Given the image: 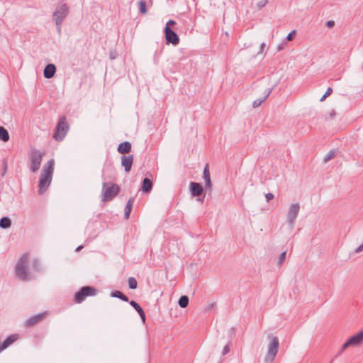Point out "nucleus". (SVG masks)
<instances>
[{
  "instance_id": "obj_1",
  "label": "nucleus",
  "mask_w": 363,
  "mask_h": 363,
  "mask_svg": "<svg viewBox=\"0 0 363 363\" xmlns=\"http://www.w3.org/2000/svg\"><path fill=\"white\" fill-rule=\"evenodd\" d=\"M54 165V159H50L47 164L43 166L38 183L39 194H43L49 187L52 179Z\"/></svg>"
},
{
  "instance_id": "obj_2",
  "label": "nucleus",
  "mask_w": 363,
  "mask_h": 363,
  "mask_svg": "<svg viewBox=\"0 0 363 363\" xmlns=\"http://www.w3.org/2000/svg\"><path fill=\"white\" fill-rule=\"evenodd\" d=\"M29 256L28 253L22 255L15 267L16 276L21 281L30 280L29 273L27 270Z\"/></svg>"
},
{
  "instance_id": "obj_3",
  "label": "nucleus",
  "mask_w": 363,
  "mask_h": 363,
  "mask_svg": "<svg viewBox=\"0 0 363 363\" xmlns=\"http://www.w3.org/2000/svg\"><path fill=\"white\" fill-rule=\"evenodd\" d=\"M267 338L270 340V343L267 347V352L264 357L265 363H272L277 354L279 347V340L277 336L269 334Z\"/></svg>"
},
{
  "instance_id": "obj_4",
  "label": "nucleus",
  "mask_w": 363,
  "mask_h": 363,
  "mask_svg": "<svg viewBox=\"0 0 363 363\" xmlns=\"http://www.w3.org/2000/svg\"><path fill=\"white\" fill-rule=\"evenodd\" d=\"M120 188L116 184L104 182L102 184V201L108 202L111 201L118 194Z\"/></svg>"
},
{
  "instance_id": "obj_5",
  "label": "nucleus",
  "mask_w": 363,
  "mask_h": 363,
  "mask_svg": "<svg viewBox=\"0 0 363 363\" xmlns=\"http://www.w3.org/2000/svg\"><path fill=\"white\" fill-rule=\"evenodd\" d=\"M69 126L65 116H61L55 128L53 138L57 141H62L69 130Z\"/></svg>"
},
{
  "instance_id": "obj_6",
  "label": "nucleus",
  "mask_w": 363,
  "mask_h": 363,
  "mask_svg": "<svg viewBox=\"0 0 363 363\" xmlns=\"http://www.w3.org/2000/svg\"><path fill=\"white\" fill-rule=\"evenodd\" d=\"M69 13V6L65 3L59 4L53 13L52 18L56 26L62 25Z\"/></svg>"
},
{
  "instance_id": "obj_7",
  "label": "nucleus",
  "mask_w": 363,
  "mask_h": 363,
  "mask_svg": "<svg viewBox=\"0 0 363 363\" xmlns=\"http://www.w3.org/2000/svg\"><path fill=\"white\" fill-rule=\"evenodd\" d=\"M98 290L94 286H82L74 295V301L77 303L83 302L87 296L96 295Z\"/></svg>"
},
{
  "instance_id": "obj_8",
  "label": "nucleus",
  "mask_w": 363,
  "mask_h": 363,
  "mask_svg": "<svg viewBox=\"0 0 363 363\" xmlns=\"http://www.w3.org/2000/svg\"><path fill=\"white\" fill-rule=\"evenodd\" d=\"M28 156L30 162V169L32 172H36L40 167L43 154L38 150L33 149L29 152Z\"/></svg>"
},
{
  "instance_id": "obj_9",
  "label": "nucleus",
  "mask_w": 363,
  "mask_h": 363,
  "mask_svg": "<svg viewBox=\"0 0 363 363\" xmlns=\"http://www.w3.org/2000/svg\"><path fill=\"white\" fill-rule=\"evenodd\" d=\"M300 210V206L298 203H292L287 213V222L291 228H294L296 219Z\"/></svg>"
},
{
  "instance_id": "obj_10",
  "label": "nucleus",
  "mask_w": 363,
  "mask_h": 363,
  "mask_svg": "<svg viewBox=\"0 0 363 363\" xmlns=\"http://www.w3.org/2000/svg\"><path fill=\"white\" fill-rule=\"evenodd\" d=\"M164 33L167 45H177L179 43L180 40L178 35L171 28H164Z\"/></svg>"
},
{
  "instance_id": "obj_11",
  "label": "nucleus",
  "mask_w": 363,
  "mask_h": 363,
  "mask_svg": "<svg viewBox=\"0 0 363 363\" xmlns=\"http://www.w3.org/2000/svg\"><path fill=\"white\" fill-rule=\"evenodd\" d=\"M189 188L192 196H200L203 192V187L198 182H191Z\"/></svg>"
},
{
  "instance_id": "obj_12",
  "label": "nucleus",
  "mask_w": 363,
  "mask_h": 363,
  "mask_svg": "<svg viewBox=\"0 0 363 363\" xmlns=\"http://www.w3.org/2000/svg\"><path fill=\"white\" fill-rule=\"evenodd\" d=\"M133 163V155H129L128 156L123 155L121 157V164L124 167L125 172H129L131 169Z\"/></svg>"
},
{
  "instance_id": "obj_13",
  "label": "nucleus",
  "mask_w": 363,
  "mask_h": 363,
  "mask_svg": "<svg viewBox=\"0 0 363 363\" xmlns=\"http://www.w3.org/2000/svg\"><path fill=\"white\" fill-rule=\"evenodd\" d=\"M45 315V313H38L35 315L29 318L25 323V326L27 328L31 327L40 323Z\"/></svg>"
},
{
  "instance_id": "obj_14",
  "label": "nucleus",
  "mask_w": 363,
  "mask_h": 363,
  "mask_svg": "<svg viewBox=\"0 0 363 363\" xmlns=\"http://www.w3.org/2000/svg\"><path fill=\"white\" fill-rule=\"evenodd\" d=\"M18 339V334H12L9 335L0 345V352L6 349L9 345L16 342Z\"/></svg>"
},
{
  "instance_id": "obj_15",
  "label": "nucleus",
  "mask_w": 363,
  "mask_h": 363,
  "mask_svg": "<svg viewBox=\"0 0 363 363\" xmlns=\"http://www.w3.org/2000/svg\"><path fill=\"white\" fill-rule=\"evenodd\" d=\"M55 72L56 66L54 64L50 63L45 66L43 71V75L46 79H51L54 77Z\"/></svg>"
},
{
  "instance_id": "obj_16",
  "label": "nucleus",
  "mask_w": 363,
  "mask_h": 363,
  "mask_svg": "<svg viewBox=\"0 0 363 363\" xmlns=\"http://www.w3.org/2000/svg\"><path fill=\"white\" fill-rule=\"evenodd\" d=\"M152 181L150 179L145 177L142 182L140 190H142L143 193L148 194L152 191Z\"/></svg>"
},
{
  "instance_id": "obj_17",
  "label": "nucleus",
  "mask_w": 363,
  "mask_h": 363,
  "mask_svg": "<svg viewBox=\"0 0 363 363\" xmlns=\"http://www.w3.org/2000/svg\"><path fill=\"white\" fill-rule=\"evenodd\" d=\"M349 340L352 346H357L362 344L363 342V330L350 337Z\"/></svg>"
},
{
  "instance_id": "obj_18",
  "label": "nucleus",
  "mask_w": 363,
  "mask_h": 363,
  "mask_svg": "<svg viewBox=\"0 0 363 363\" xmlns=\"http://www.w3.org/2000/svg\"><path fill=\"white\" fill-rule=\"evenodd\" d=\"M129 304L138 313L141 320L143 323L145 322V313L141 306L135 301L131 300L129 301Z\"/></svg>"
},
{
  "instance_id": "obj_19",
  "label": "nucleus",
  "mask_w": 363,
  "mask_h": 363,
  "mask_svg": "<svg viewBox=\"0 0 363 363\" xmlns=\"http://www.w3.org/2000/svg\"><path fill=\"white\" fill-rule=\"evenodd\" d=\"M131 147L130 142L125 141L118 145L117 150L121 154H127L131 151Z\"/></svg>"
},
{
  "instance_id": "obj_20",
  "label": "nucleus",
  "mask_w": 363,
  "mask_h": 363,
  "mask_svg": "<svg viewBox=\"0 0 363 363\" xmlns=\"http://www.w3.org/2000/svg\"><path fill=\"white\" fill-rule=\"evenodd\" d=\"M134 201H135V198L134 197H131L128 199L126 205H125V209H124V218L125 219H128L129 217H130V214L131 213V211H132V206H133V204L134 203Z\"/></svg>"
},
{
  "instance_id": "obj_21",
  "label": "nucleus",
  "mask_w": 363,
  "mask_h": 363,
  "mask_svg": "<svg viewBox=\"0 0 363 363\" xmlns=\"http://www.w3.org/2000/svg\"><path fill=\"white\" fill-rule=\"evenodd\" d=\"M12 222L8 216H4L0 219V228L2 229H8L11 226Z\"/></svg>"
},
{
  "instance_id": "obj_22",
  "label": "nucleus",
  "mask_w": 363,
  "mask_h": 363,
  "mask_svg": "<svg viewBox=\"0 0 363 363\" xmlns=\"http://www.w3.org/2000/svg\"><path fill=\"white\" fill-rule=\"evenodd\" d=\"M111 296L114 297V298H118L125 302H129L128 297L126 295H125L123 292H121V291L116 290V291H112L111 293Z\"/></svg>"
},
{
  "instance_id": "obj_23",
  "label": "nucleus",
  "mask_w": 363,
  "mask_h": 363,
  "mask_svg": "<svg viewBox=\"0 0 363 363\" xmlns=\"http://www.w3.org/2000/svg\"><path fill=\"white\" fill-rule=\"evenodd\" d=\"M271 92H272V89H268L266 91V94L264 95V96H263L261 99H257L253 101V104H252L253 107L257 108V107L259 106L267 99V97L269 96Z\"/></svg>"
},
{
  "instance_id": "obj_24",
  "label": "nucleus",
  "mask_w": 363,
  "mask_h": 363,
  "mask_svg": "<svg viewBox=\"0 0 363 363\" xmlns=\"http://www.w3.org/2000/svg\"><path fill=\"white\" fill-rule=\"evenodd\" d=\"M0 140L3 142H7L9 140V132L3 126H0Z\"/></svg>"
},
{
  "instance_id": "obj_25",
  "label": "nucleus",
  "mask_w": 363,
  "mask_h": 363,
  "mask_svg": "<svg viewBox=\"0 0 363 363\" xmlns=\"http://www.w3.org/2000/svg\"><path fill=\"white\" fill-rule=\"evenodd\" d=\"M189 301V298L187 296H182L178 301V304L181 308H184L188 306Z\"/></svg>"
},
{
  "instance_id": "obj_26",
  "label": "nucleus",
  "mask_w": 363,
  "mask_h": 363,
  "mask_svg": "<svg viewBox=\"0 0 363 363\" xmlns=\"http://www.w3.org/2000/svg\"><path fill=\"white\" fill-rule=\"evenodd\" d=\"M138 9H139L140 13L142 14H145L147 12L145 1L140 0L138 2Z\"/></svg>"
},
{
  "instance_id": "obj_27",
  "label": "nucleus",
  "mask_w": 363,
  "mask_h": 363,
  "mask_svg": "<svg viewBox=\"0 0 363 363\" xmlns=\"http://www.w3.org/2000/svg\"><path fill=\"white\" fill-rule=\"evenodd\" d=\"M335 153L336 152L334 150H331L330 151H329L328 154L325 156L323 162H327L333 159L335 157Z\"/></svg>"
},
{
  "instance_id": "obj_28",
  "label": "nucleus",
  "mask_w": 363,
  "mask_h": 363,
  "mask_svg": "<svg viewBox=\"0 0 363 363\" xmlns=\"http://www.w3.org/2000/svg\"><path fill=\"white\" fill-rule=\"evenodd\" d=\"M32 266L33 269L36 272H40L41 270L40 262L37 258L33 260Z\"/></svg>"
},
{
  "instance_id": "obj_29",
  "label": "nucleus",
  "mask_w": 363,
  "mask_h": 363,
  "mask_svg": "<svg viewBox=\"0 0 363 363\" xmlns=\"http://www.w3.org/2000/svg\"><path fill=\"white\" fill-rule=\"evenodd\" d=\"M128 286L130 289H135L138 287V282L134 277L128 279Z\"/></svg>"
},
{
  "instance_id": "obj_30",
  "label": "nucleus",
  "mask_w": 363,
  "mask_h": 363,
  "mask_svg": "<svg viewBox=\"0 0 363 363\" xmlns=\"http://www.w3.org/2000/svg\"><path fill=\"white\" fill-rule=\"evenodd\" d=\"M203 177L204 180H208L211 179L208 164H206V166L204 167L203 172Z\"/></svg>"
},
{
  "instance_id": "obj_31",
  "label": "nucleus",
  "mask_w": 363,
  "mask_h": 363,
  "mask_svg": "<svg viewBox=\"0 0 363 363\" xmlns=\"http://www.w3.org/2000/svg\"><path fill=\"white\" fill-rule=\"evenodd\" d=\"M286 255V251L282 252L280 254V255L279 257V259H278V264L279 265H281L283 264V262L285 261Z\"/></svg>"
},
{
  "instance_id": "obj_32",
  "label": "nucleus",
  "mask_w": 363,
  "mask_h": 363,
  "mask_svg": "<svg viewBox=\"0 0 363 363\" xmlns=\"http://www.w3.org/2000/svg\"><path fill=\"white\" fill-rule=\"evenodd\" d=\"M352 346L351 342H350L349 339L342 345L341 350L339 351L337 354H340L342 353V352L346 350L348 347Z\"/></svg>"
},
{
  "instance_id": "obj_33",
  "label": "nucleus",
  "mask_w": 363,
  "mask_h": 363,
  "mask_svg": "<svg viewBox=\"0 0 363 363\" xmlns=\"http://www.w3.org/2000/svg\"><path fill=\"white\" fill-rule=\"evenodd\" d=\"M205 188H206V191H209L210 192H211L212 191V182H211V179H208V180H205Z\"/></svg>"
},
{
  "instance_id": "obj_34",
  "label": "nucleus",
  "mask_w": 363,
  "mask_h": 363,
  "mask_svg": "<svg viewBox=\"0 0 363 363\" xmlns=\"http://www.w3.org/2000/svg\"><path fill=\"white\" fill-rule=\"evenodd\" d=\"M232 345L231 342H229L224 347L222 352L223 355H225L230 352V347Z\"/></svg>"
},
{
  "instance_id": "obj_35",
  "label": "nucleus",
  "mask_w": 363,
  "mask_h": 363,
  "mask_svg": "<svg viewBox=\"0 0 363 363\" xmlns=\"http://www.w3.org/2000/svg\"><path fill=\"white\" fill-rule=\"evenodd\" d=\"M268 1L267 0H261L257 2V6L259 9H262L264 6H265V5L267 4Z\"/></svg>"
},
{
  "instance_id": "obj_36",
  "label": "nucleus",
  "mask_w": 363,
  "mask_h": 363,
  "mask_svg": "<svg viewBox=\"0 0 363 363\" xmlns=\"http://www.w3.org/2000/svg\"><path fill=\"white\" fill-rule=\"evenodd\" d=\"M296 33V31L295 30L290 32L288 34V35L286 36V40L289 41L292 40L294 38Z\"/></svg>"
},
{
  "instance_id": "obj_37",
  "label": "nucleus",
  "mask_w": 363,
  "mask_h": 363,
  "mask_svg": "<svg viewBox=\"0 0 363 363\" xmlns=\"http://www.w3.org/2000/svg\"><path fill=\"white\" fill-rule=\"evenodd\" d=\"M176 22L174 20L170 19L167 22L164 28H171V26H174Z\"/></svg>"
},
{
  "instance_id": "obj_38",
  "label": "nucleus",
  "mask_w": 363,
  "mask_h": 363,
  "mask_svg": "<svg viewBox=\"0 0 363 363\" xmlns=\"http://www.w3.org/2000/svg\"><path fill=\"white\" fill-rule=\"evenodd\" d=\"M335 21H333V20H329L326 23H325V26L329 28H332L335 26Z\"/></svg>"
},
{
  "instance_id": "obj_39",
  "label": "nucleus",
  "mask_w": 363,
  "mask_h": 363,
  "mask_svg": "<svg viewBox=\"0 0 363 363\" xmlns=\"http://www.w3.org/2000/svg\"><path fill=\"white\" fill-rule=\"evenodd\" d=\"M274 196L272 193H267L265 195L266 201L269 202V201L272 200L274 199Z\"/></svg>"
},
{
  "instance_id": "obj_40",
  "label": "nucleus",
  "mask_w": 363,
  "mask_h": 363,
  "mask_svg": "<svg viewBox=\"0 0 363 363\" xmlns=\"http://www.w3.org/2000/svg\"><path fill=\"white\" fill-rule=\"evenodd\" d=\"M363 251V243L354 250L355 253H359Z\"/></svg>"
},
{
  "instance_id": "obj_41",
  "label": "nucleus",
  "mask_w": 363,
  "mask_h": 363,
  "mask_svg": "<svg viewBox=\"0 0 363 363\" xmlns=\"http://www.w3.org/2000/svg\"><path fill=\"white\" fill-rule=\"evenodd\" d=\"M333 93V89L331 87H328L326 90L325 94L328 97Z\"/></svg>"
},
{
  "instance_id": "obj_42",
  "label": "nucleus",
  "mask_w": 363,
  "mask_h": 363,
  "mask_svg": "<svg viewBox=\"0 0 363 363\" xmlns=\"http://www.w3.org/2000/svg\"><path fill=\"white\" fill-rule=\"evenodd\" d=\"M336 115V112L335 110H332L330 112V114H329V116H330V119H333L335 116Z\"/></svg>"
},
{
  "instance_id": "obj_43",
  "label": "nucleus",
  "mask_w": 363,
  "mask_h": 363,
  "mask_svg": "<svg viewBox=\"0 0 363 363\" xmlns=\"http://www.w3.org/2000/svg\"><path fill=\"white\" fill-rule=\"evenodd\" d=\"M266 45L264 43H262L259 47V51L258 53H261L263 52L264 48H265Z\"/></svg>"
},
{
  "instance_id": "obj_44",
  "label": "nucleus",
  "mask_w": 363,
  "mask_h": 363,
  "mask_svg": "<svg viewBox=\"0 0 363 363\" xmlns=\"http://www.w3.org/2000/svg\"><path fill=\"white\" fill-rule=\"evenodd\" d=\"M84 246L83 245H79L78 246L76 250H75V252H79L80 250H82V249H83Z\"/></svg>"
},
{
  "instance_id": "obj_45",
  "label": "nucleus",
  "mask_w": 363,
  "mask_h": 363,
  "mask_svg": "<svg viewBox=\"0 0 363 363\" xmlns=\"http://www.w3.org/2000/svg\"><path fill=\"white\" fill-rule=\"evenodd\" d=\"M6 167H7L6 161H4V173H3V174H4V173L6 172Z\"/></svg>"
},
{
  "instance_id": "obj_46",
  "label": "nucleus",
  "mask_w": 363,
  "mask_h": 363,
  "mask_svg": "<svg viewBox=\"0 0 363 363\" xmlns=\"http://www.w3.org/2000/svg\"><path fill=\"white\" fill-rule=\"evenodd\" d=\"M327 98V96H325V94H324L320 99V101H323L325 100V99Z\"/></svg>"
},
{
  "instance_id": "obj_47",
  "label": "nucleus",
  "mask_w": 363,
  "mask_h": 363,
  "mask_svg": "<svg viewBox=\"0 0 363 363\" xmlns=\"http://www.w3.org/2000/svg\"><path fill=\"white\" fill-rule=\"evenodd\" d=\"M61 26H62V25L56 26H57V31H58V33H60V32H61Z\"/></svg>"
},
{
  "instance_id": "obj_48",
  "label": "nucleus",
  "mask_w": 363,
  "mask_h": 363,
  "mask_svg": "<svg viewBox=\"0 0 363 363\" xmlns=\"http://www.w3.org/2000/svg\"><path fill=\"white\" fill-rule=\"evenodd\" d=\"M204 196L202 199H198V201L203 202V201Z\"/></svg>"
},
{
  "instance_id": "obj_49",
  "label": "nucleus",
  "mask_w": 363,
  "mask_h": 363,
  "mask_svg": "<svg viewBox=\"0 0 363 363\" xmlns=\"http://www.w3.org/2000/svg\"><path fill=\"white\" fill-rule=\"evenodd\" d=\"M231 330H232L233 333H235V328H231Z\"/></svg>"
},
{
  "instance_id": "obj_50",
  "label": "nucleus",
  "mask_w": 363,
  "mask_h": 363,
  "mask_svg": "<svg viewBox=\"0 0 363 363\" xmlns=\"http://www.w3.org/2000/svg\"><path fill=\"white\" fill-rule=\"evenodd\" d=\"M332 362H333V361L330 362V363H332Z\"/></svg>"
}]
</instances>
